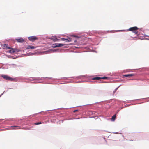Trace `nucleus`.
Wrapping results in <instances>:
<instances>
[{"label": "nucleus", "mask_w": 149, "mask_h": 149, "mask_svg": "<svg viewBox=\"0 0 149 149\" xmlns=\"http://www.w3.org/2000/svg\"><path fill=\"white\" fill-rule=\"evenodd\" d=\"M54 41H57L58 40L56 38H55L54 39H53V40Z\"/></svg>", "instance_id": "obj_17"}, {"label": "nucleus", "mask_w": 149, "mask_h": 149, "mask_svg": "<svg viewBox=\"0 0 149 149\" xmlns=\"http://www.w3.org/2000/svg\"><path fill=\"white\" fill-rule=\"evenodd\" d=\"M138 29V28L137 27H131L129 29V30L130 31H134V32L135 33V34H137V32L136 31Z\"/></svg>", "instance_id": "obj_3"}, {"label": "nucleus", "mask_w": 149, "mask_h": 149, "mask_svg": "<svg viewBox=\"0 0 149 149\" xmlns=\"http://www.w3.org/2000/svg\"><path fill=\"white\" fill-rule=\"evenodd\" d=\"M64 45L63 44L58 43L59 47H62Z\"/></svg>", "instance_id": "obj_14"}, {"label": "nucleus", "mask_w": 149, "mask_h": 149, "mask_svg": "<svg viewBox=\"0 0 149 149\" xmlns=\"http://www.w3.org/2000/svg\"><path fill=\"white\" fill-rule=\"evenodd\" d=\"M52 47L53 48H56V47H59L58 43H55L53 44L52 45Z\"/></svg>", "instance_id": "obj_10"}, {"label": "nucleus", "mask_w": 149, "mask_h": 149, "mask_svg": "<svg viewBox=\"0 0 149 149\" xmlns=\"http://www.w3.org/2000/svg\"><path fill=\"white\" fill-rule=\"evenodd\" d=\"M41 123H42L41 122H38V123H34V124L35 125H39V124H41Z\"/></svg>", "instance_id": "obj_15"}, {"label": "nucleus", "mask_w": 149, "mask_h": 149, "mask_svg": "<svg viewBox=\"0 0 149 149\" xmlns=\"http://www.w3.org/2000/svg\"><path fill=\"white\" fill-rule=\"evenodd\" d=\"M77 111H78V110H75L74 111V113L76 112H77Z\"/></svg>", "instance_id": "obj_19"}, {"label": "nucleus", "mask_w": 149, "mask_h": 149, "mask_svg": "<svg viewBox=\"0 0 149 149\" xmlns=\"http://www.w3.org/2000/svg\"><path fill=\"white\" fill-rule=\"evenodd\" d=\"M107 78V77H101V79H105Z\"/></svg>", "instance_id": "obj_16"}, {"label": "nucleus", "mask_w": 149, "mask_h": 149, "mask_svg": "<svg viewBox=\"0 0 149 149\" xmlns=\"http://www.w3.org/2000/svg\"><path fill=\"white\" fill-rule=\"evenodd\" d=\"M16 40L17 41V42L20 43H23L24 41L23 39L22 38L19 39H16Z\"/></svg>", "instance_id": "obj_6"}, {"label": "nucleus", "mask_w": 149, "mask_h": 149, "mask_svg": "<svg viewBox=\"0 0 149 149\" xmlns=\"http://www.w3.org/2000/svg\"><path fill=\"white\" fill-rule=\"evenodd\" d=\"M134 75V74H126L124 75L123 76L124 77H130L133 76Z\"/></svg>", "instance_id": "obj_8"}, {"label": "nucleus", "mask_w": 149, "mask_h": 149, "mask_svg": "<svg viewBox=\"0 0 149 149\" xmlns=\"http://www.w3.org/2000/svg\"><path fill=\"white\" fill-rule=\"evenodd\" d=\"M29 40L32 42H34L35 40H38V38L35 36H32L28 37Z\"/></svg>", "instance_id": "obj_2"}, {"label": "nucleus", "mask_w": 149, "mask_h": 149, "mask_svg": "<svg viewBox=\"0 0 149 149\" xmlns=\"http://www.w3.org/2000/svg\"><path fill=\"white\" fill-rule=\"evenodd\" d=\"M35 48V47L33 46H32L31 45H28L26 47V49H34Z\"/></svg>", "instance_id": "obj_9"}, {"label": "nucleus", "mask_w": 149, "mask_h": 149, "mask_svg": "<svg viewBox=\"0 0 149 149\" xmlns=\"http://www.w3.org/2000/svg\"><path fill=\"white\" fill-rule=\"evenodd\" d=\"M10 50H8V52L11 54H13L15 52H18L17 50L15 49H13L10 48Z\"/></svg>", "instance_id": "obj_4"}, {"label": "nucleus", "mask_w": 149, "mask_h": 149, "mask_svg": "<svg viewBox=\"0 0 149 149\" xmlns=\"http://www.w3.org/2000/svg\"><path fill=\"white\" fill-rule=\"evenodd\" d=\"M101 79V77H95L92 78L93 80H98Z\"/></svg>", "instance_id": "obj_13"}, {"label": "nucleus", "mask_w": 149, "mask_h": 149, "mask_svg": "<svg viewBox=\"0 0 149 149\" xmlns=\"http://www.w3.org/2000/svg\"><path fill=\"white\" fill-rule=\"evenodd\" d=\"M61 39L63 41H65L67 42H69L71 41V39L68 38L67 39H65L64 38H61Z\"/></svg>", "instance_id": "obj_5"}, {"label": "nucleus", "mask_w": 149, "mask_h": 149, "mask_svg": "<svg viewBox=\"0 0 149 149\" xmlns=\"http://www.w3.org/2000/svg\"><path fill=\"white\" fill-rule=\"evenodd\" d=\"M11 127H13V129H18L20 128V127L19 126H11Z\"/></svg>", "instance_id": "obj_12"}, {"label": "nucleus", "mask_w": 149, "mask_h": 149, "mask_svg": "<svg viewBox=\"0 0 149 149\" xmlns=\"http://www.w3.org/2000/svg\"><path fill=\"white\" fill-rule=\"evenodd\" d=\"M2 46L3 48L4 49H10V48L8 46V45L7 44H4L2 45Z\"/></svg>", "instance_id": "obj_7"}, {"label": "nucleus", "mask_w": 149, "mask_h": 149, "mask_svg": "<svg viewBox=\"0 0 149 149\" xmlns=\"http://www.w3.org/2000/svg\"><path fill=\"white\" fill-rule=\"evenodd\" d=\"M116 114L113 115L111 118V120L113 121H115L116 118Z\"/></svg>", "instance_id": "obj_11"}, {"label": "nucleus", "mask_w": 149, "mask_h": 149, "mask_svg": "<svg viewBox=\"0 0 149 149\" xmlns=\"http://www.w3.org/2000/svg\"><path fill=\"white\" fill-rule=\"evenodd\" d=\"M1 76L5 80H9L11 81H15V79L12 78L7 75L2 74Z\"/></svg>", "instance_id": "obj_1"}, {"label": "nucleus", "mask_w": 149, "mask_h": 149, "mask_svg": "<svg viewBox=\"0 0 149 149\" xmlns=\"http://www.w3.org/2000/svg\"><path fill=\"white\" fill-rule=\"evenodd\" d=\"M73 36L75 37H78V36L76 35H73Z\"/></svg>", "instance_id": "obj_18"}]
</instances>
